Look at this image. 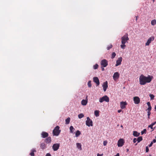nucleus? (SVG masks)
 Instances as JSON below:
<instances>
[{
    "label": "nucleus",
    "mask_w": 156,
    "mask_h": 156,
    "mask_svg": "<svg viewBox=\"0 0 156 156\" xmlns=\"http://www.w3.org/2000/svg\"><path fill=\"white\" fill-rule=\"evenodd\" d=\"M153 78L152 76L148 75L146 77L142 74L139 77V83L141 85H145L147 83H150Z\"/></svg>",
    "instance_id": "1"
},
{
    "label": "nucleus",
    "mask_w": 156,
    "mask_h": 156,
    "mask_svg": "<svg viewBox=\"0 0 156 156\" xmlns=\"http://www.w3.org/2000/svg\"><path fill=\"white\" fill-rule=\"evenodd\" d=\"M121 40L122 44L120 45V47L124 49L126 47L125 44L126 42H127L129 40L128 34L126 33L124 35L121 37Z\"/></svg>",
    "instance_id": "2"
},
{
    "label": "nucleus",
    "mask_w": 156,
    "mask_h": 156,
    "mask_svg": "<svg viewBox=\"0 0 156 156\" xmlns=\"http://www.w3.org/2000/svg\"><path fill=\"white\" fill-rule=\"evenodd\" d=\"M60 127L59 126H56L53 131V133L54 136H58L60 133L61 130L59 129Z\"/></svg>",
    "instance_id": "3"
},
{
    "label": "nucleus",
    "mask_w": 156,
    "mask_h": 156,
    "mask_svg": "<svg viewBox=\"0 0 156 156\" xmlns=\"http://www.w3.org/2000/svg\"><path fill=\"white\" fill-rule=\"evenodd\" d=\"M109 101V98L107 95H105L102 97L100 98L99 99V101L101 103H102L104 101L106 102H108Z\"/></svg>",
    "instance_id": "4"
},
{
    "label": "nucleus",
    "mask_w": 156,
    "mask_h": 156,
    "mask_svg": "<svg viewBox=\"0 0 156 156\" xmlns=\"http://www.w3.org/2000/svg\"><path fill=\"white\" fill-rule=\"evenodd\" d=\"M86 124L87 126H93V122L89 117H87V120L86 121Z\"/></svg>",
    "instance_id": "5"
},
{
    "label": "nucleus",
    "mask_w": 156,
    "mask_h": 156,
    "mask_svg": "<svg viewBox=\"0 0 156 156\" xmlns=\"http://www.w3.org/2000/svg\"><path fill=\"white\" fill-rule=\"evenodd\" d=\"M101 65L102 67H105L108 65V62L105 59H104L101 62Z\"/></svg>",
    "instance_id": "6"
},
{
    "label": "nucleus",
    "mask_w": 156,
    "mask_h": 156,
    "mask_svg": "<svg viewBox=\"0 0 156 156\" xmlns=\"http://www.w3.org/2000/svg\"><path fill=\"white\" fill-rule=\"evenodd\" d=\"M124 140L123 139H120L118 140L117 145L119 147H121L124 145Z\"/></svg>",
    "instance_id": "7"
},
{
    "label": "nucleus",
    "mask_w": 156,
    "mask_h": 156,
    "mask_svg": "<svg viewBox=\"0 0 156 156\" xmlns=\"http://www.w3.org/2000/svg\"><path fill=\"white\" fill-rule=\"evenodd\" d=\"M154 36H152L150 37L148 39L147 42L145 44L146 46H148L151 43V41L154 40Z\"/></svg>",
    "instance_id": "8"
},
{
    "label": "nucleus",
    "mask_w": 156,
    "mask_h": 156,
    "mask_svg": "<svg viewBox=\"0 0 156 156\" xmlns=\"http://www.w3.org/2000/svg\"><path fill=\"white\" fill-rule=\"evenodd\" d=\"M60 146L59 144H55L52 146V149L54 151H57L59 148Z\"/></svg>",
    "instance_id": "9"
},
{
    "label": "nucleus",
    "mask_w": 156,
    "mask_h": 156,
    "mask_svg": "<svg viewBox=\"0 0 156 156\" xmlns=\"http://www.w3.org/2000/svg\"><path fill=\"white\" fill-rule=\"evenodd\" d=\"M127 105L126 101H122L120 103V108L122 109H124L126 108V106Z\"/></svg>",
    "instance_id": "10"
},
{
    "label": "nucleus",
    "mask_w": 156,
    "mask_h": 156,
    "mask_svg": "<svg viewBox=\"0 0 156 156\" xmlns=\"http://www.w3.org/2000/svg\"><path fill=\"white\" fill-rule=\"evenodd\" d=\"M133 101L135 104H138L140 102V99L138 97H133Z\"/></svg>",
    "instance_id": "11"
},
{
    "label": "nucleus",
    "mask_w": 156,
    "mask_h": 156,
    "mask_svg": "<svg viewBox=\"0 0 156 156\" xmlns=\"http://www.w3.org/2000/svg\"><path fill=\"white\" fill-rule=\"evenodd\" d=\"M122 60V57H119L116 61V64L115 66H117L120 65L121 63V62Z\"/></svg>",
    "instance_id": "12"
},
{
    "label": "nucleus",
    "mask_w": 156,
    "mask_h": 156,
    "mask_svg": "<svg viewBox=\"0 0 156 156\" xmlns=\"http://www.w3.org/2000/svg\"><path fill=\"white\" fill-rule=\"evenodd\" d=\"M102 87L104 91H105L108 87V82L107 81H106L103 83L102 85Z\"/></svg>",
    "instance_id": "13"
},
{
    "label": "nucleus",
    "mask_w": 156,
    "mask_h": 156,
    "mask_svg": "<svg viewBox=\"0 0 156 156\" xmlns=\"http://www.w3.org/2000/svg\"><path fill=\"white\" fill-rule=\"evenodd\" d=\"M119 76V74L118 72L115 73L113 76V79L114 80H116L118 79Z\"/></svg>",
    "instance_id": "14"
},
{
    "label": "nucleus",
    "mask_w": 156,
    "mask_h": 156,
    "mask_svg": "<svg viewBox=\"0 0 156 156\" xmlns=\"http://www.w3.org/2000/svg\"><path fill=\"white\" fill-rule=\"evenodd\" d=\"M93 81L97 84V86H98L100 84L99 80L97 77H94L93 78Z\"/></svg>",
    "instance_id": "15"
},
{
    "label": "nucleus",
    "mask_w": 156,
    "mask_h": 156,
    "mask_svg": "<svg viewBox=\"0 0 156 156\" xmlns=\"http://www.w3.org/2000/svg\"><path fill=\"white\" fill-rule=\"evenodd\" d=\"M41 137L43 138H45L47 137L48 136V133L45 132H42L41 133Z\"/></svg>",
    "instance_id": "16"
},
{
    "label": "nucleus",
    "mask_w": 156,
    "mask_h": 156,
    "mask_svg": "<svg viewBox=\"0 0 156 156\" xmlns=\"http://www.w3.org/2000/svg\"><path fill=\"white\" fill-rule=\"evenodd\" d=\"M51 139L50 137H48L45 140V142L47 144L50 143L51 141Z\"/></svg>",
    "instance_id": "17"
},
{
    "label": "nucleus",
    "mask_w": 156,
    "mask_h": 156,
    "mask_svg": "<svg viewBox=\"0 0 156 156\" xmlns=\"http://www.w3.org/2000/svg\"><path fill=\"white\" fill-rule=\"evenodd\" d=\"M36 152V150L35 149H33L31 150V152L30 154V155L31 156H34V152Z\"/></svg>",
    "instance_id": "18"
},
{
    "label": "nucleus",
    "mask_w": 156,
    "mask_h": 156,
    "mask_svg": "<svg viewBox=\"0 0 156 156\" xmlns=\"http://www.w3.org/2000/svg\"><path fill=\"white\" fill-rule=\"evenodd\" d=\"M87 103V100H83L81 101V104L83 105H85Z\"/></svg>",
    "instance_id": "19"
},
{
    "label": "nucleus",
    "mask_w": 156,
    "mask_h": 156,
    "mask_svg": "<svg viewBox=\"0 0 156 156\" xmlns=\"http://www.w3.org/2000/svg\"><path fill=\"white\" fill-rule=\"evenodd\" d=\"M46 145L44 143H41V144L40 147L41 149H44L46 147Z\"/></svg>",
    "instance_id": "20"
},
{
    "label": "nucleus",
    "mask_w": 156,
    "mask_h": 156,
    "mask_svg": "<svg viewBox=\"0 0 156 156\" xmlns=\"http://www.w3.org/2000/svg\"><path fill=\"white\" fill-rule=\"evenodd\" d=\"M77 147L80 150H82L81 145V144L80 143H77L76 144Z\"/></svg>",
    "instance_id": "21"
},
{
    "label": "nucleus",
    "mask_w": 156,
    "mask_h": 156,
    "mask_svg": "<svg viewBox=\"0 0 156 156\" xmlns=\"http://www.w3.org/2000/svg\"><path fill=\"white\" fill-rule=\"evenodd\" d=\"M69 129L70 132L71 133H73L75 130V129L72 126H71L70 127Z\"/></svg>",
    "instance_id": "22"
},
{
    "label": "nucleus",
    "mask_w": 156,
    "mask_h": 156,
    "mask_svg": "<svg viewBox=\"0 0 156 156\" xmlns=\"http://www.w3.org/2000/svg\"><path fill=\"white\" fill-rule=\"evenodd\" d=\"M133 135L135 136H138L140 135V133H138L137 131H134L133 132Z\"/></svg>",
    "instance_id": "23"
},
{
    "label": "nucleus",
    "mask_w": 156,
    "mask_h": 156,
    "mask_svg": "<svg viewBox=\"0 0 156 156\" xmlns=\"http://www.w3.org/2000/svg\"><path fill=\"white\" fill-rule=\"evenodd\" d=\"M81 134L80 131L79 130H77L75 133V136L76 137H78Z\"/></svg>",
    "instance_id": "24"
},
{
    "label": "nucleus",
    "mask_w": 156,
    "mask_h": 156,
    "mask_svg": "<svg viewBox=\"0 0 156 156\" xmlns=\"http://www.w3.org/2000/svg\"><path fill=\"white\" fill-rule=\"evenodd\" d=\"M99 111L98 110H96L94 111V115L96 117H98L99 116Z\"/></svg>",
    "instance_id": "25"
},
{
    "label": "nucleus",
    "mask_w": 156,
    "mask_h": 156,
    "mask_svg": "<svg viewBox=\"0 0 156 156\" xmlns=\"http://www.w3.org/2000/svg\"><path fill=\"white\" fill-rule=\"evenodd\" d=\"M70 120V118L69 117L67 119H66V124H68L69 123Z\"/></svg>",
    "instance_id": "26"
},
{
    "label": "nucleus",
    "mask_w": 156,
    "mask_h": 156,
    "mask_svg": "<svg viewBox=\"0 0 156 156\" xmlns=\"http://www.w3.org/2000/svg\"><path fill=\"white\" fill-rule=\"evenodd\" d=\"M143 138L142 136H140L138 137L137 139V141L138 142H139L140 141L142 140Z\"/></svg>",
    "instance_id": "27"
},
{
    "label": "nucleus",
    "mask_w": 156,
    "mask_h": 156,
    "mask_svg": "<svg viewBox=\"0 0 156 156\" xmlns=\"http://www.w3.org/2000/svg\"><path fill=\"white\" fill-rule=\"evenodd\" d=\"M84 116L83 114L82 113H81L78 115V117L79 119H81Z\"/></svg>",
    "instance_id": "28"
},
{
    "label": "nucleus",
    "mask_w": 156,
    "mask_h": 156,
    "mask_svg": "<svg viewBox=\"0 0 156 156\" xmlns=\"http://www.w3.org/2000/svg\"><path fill=\"white\" fill-rule=\"evenodd\" d=\"M113 47L112 44H110V45H108L107 48V49L108 50H109L111 48H112Z\"/></svg>",
    "instance_id": "29"
},
{
    "label": "nucleus",
    "mask_w": 156,
    "mask_h": 156,
    "mask_svg": "<svg viewBox=\"0 0 156 156\" xmlns=\"http://www.w3.org/2000/svg\"><path fill=\"white\" fill-rule=\"evenodd\" d=\"M116 55V54L115 52H113L111 58L112 59L114 58L115 57V56Z\"/></svg>",
    "instance_id": "30"
},
{
    "label": "nucleus",
    "mask_w": 156,
    "mask_h": 156,
    "mask_svg": "<svg viewBox=\"0 0 156 156\" xmlns=\"http://www.w3.org/2000/svg\"><path fill=\"white\" fill-rule=\"evenodd\" d=\"M98 67V64H96L95 65H94L93 66V68L94 69H97Z\"/></svg>",
    "instance_id": "31"
},
{
    "label": "nucleus",
    "mask_w": 156,
    "mask_h": 156,
    "mask_svg": "<svg viewBox=\"0 0 156 156\" xmlns=\"http://www.w3.org/2000/svg\"><path fill=\"white\" fill-rule=\"evenodd\" d=\"M91 82L90 81H89L87 83L88 86L89 87H91Z\"/></svg>",
    "instance_id": "32"
},
{
    "label": "nucleus",
    "mask_w": 156,
    "mask_h": 156,
    "mask_svg": "<svg viewBox=\"0 0 156 156\" xmlns=\"http://www.w3.org/2000/svg\"><path fill=\"white\" fill-rule=\"evenodd\" d=\"M146 133V129H144L143 131L141 132V134L142 135L144 133Z\"/></svg>",
    "instance_id": "33"
},
{
    "label": "nucleus",
    "mask_w": 156,
    "mask_h": 156,
    "mask_svg": "<svg viewBox=\"0 0 156 156\" xmlns=\"http://www.w3.org/2000/svg\"><path fill=\"white\" fill-rule=\"evenodd\" d=\"M149 96L151 98V100H153L154 99V95L152 94H150Z\"/></svg>",
    "instance_id": "34"
},
{
    "label": "nucleus",
    "mask_w": 156,
    "mask_h": 156,
    "mask_svg": "<svg viewBox=\"0 0 156 156\" xmlns=\"http://www.w3.org/2000/svg\"><path fill=\"white\" fill-rule=\"evenodd\" d=\"M153 126H152L151 124L148 126V127L149 128H150L151 129H152V131H153L154 129H153Z\"/></svg>",
    "instance_id": "35"
},
{
    "label": "nucleus",
    "mask_w": 156,
    "mask_h": 156,
    "mask_svg": "<svg viewBox=\"0 0 156 156\" xmlns=\"http://www.w3.org/2000/svg\"><path fill=\"white\" fill-rule=\"evenodd\" d=\"M107 143V141L106 140L104 141L103 142V145L105 146H106Z\"/></svg>",
    "instance_id": "36"
},
{
    "label": "nucleus",
    "mask_w": 156,
    "mask_h": 156,
    "mask_svg": "<svg viewBox=\"0 0 156 156\" xmlns=\"http://www.w3.org/2000/svg\"><path fill=\"white\" fill-rule=\"evenodd\" d=\"M151 114V112H147V116H148V119H150V115Z\"/></svg>",
    "instance_id": "37"
},
{
    "label": "nucleus",
    "mask_w": 156,
    "mask_h": 156,
    "mask_svg": "<svg viewBox=\"0 0 156 156\" xmlns=\"http://www.w3.org/2000/svg\"><path fill=\"white\" fill-rule=\"evenodd\" d=\"M151 106H149L148 107V108L147 109V110L148 111V112H150V111L151 110Z\"/></svg>",
    "instance_id": "38"
},
{
    "label": "nucleus",
    "mask_w": 156,
    "mask_h": 156,
    "mask_svg": "<svg viewBox=\"0 0 156 156\" xmlns=\"http://www.w3.org/2000/svg\"><path fill=\"white\" fill-rule=\"evenodd\" d=\"M149 148L147 146L146 147V152H148L149 151Z\"/></svg>",
    "instance_id": "39"
},
{
    "label": "nucleus",
    "mask_w": 156,
    "mask_h": 156,
    "mask_svg": "<svg viewBox=\"0 0 156 156\" xmlns=\"http://www.w3.org/2000/svg\"><path fill=\"white\" fill-rule=\"evenodd\" d=\"M137 141V139H136V138H134L133 139V142L134 143H135Z\"/></svg>",
    "instance_id": "40"
},
{
    "label": "nucleus",
    "mask_w": 156,
    "mask_h": 156,
    "mask_svg": "<svg viewBox=\"0 0 156 156\" xmlns=\"http://www.w3.org/2000/svg\"><path fill=\"white\" fill-rule=\"evenodd\" d=\"M147 105H148V107L150 106H151V104H150V103L149 102H148L147 103Z\"/></svg>",
    "instance_id": "41"
},
{
    "label": "nucleus",
    "mask_w": 156,
    "mask_h": 156,
    "mask_svg": "<svg viewBox=\"0 0 156 156\" xmlns=\"http://www.w3.org/2000/svg\"><path fill=\"white\" fill-rule=\"evenodd\" d=\"M153 143L151 142L150 144L149 145V147H151V146H152V145L153 144Z\"/></svg>",
    "instance_id": "42"
},
{
    "label": "nucleus",
    "mask_w": 156,
    "mask_h": 156,
    "mask_svg": "<svg viewBox=\"0 0 156 156\" xmlns=\"http://www.w3.org/2000/svg\"><path fill=\"white\" fill-rule=\"evenodd\" d=\"M45 156H51V154L49 153H47Z\"/></svg>",
    "instance_id": "43"
},
{
    "label": "nucleus",
    "mask_w": 156,
    "mask_h": 156,
    "mask_svg": "<svg viewBox=\"0 0 156 156\" xmlns=\"http://www.w3.org/2000/svg\"><path fill=\"white\" fill-rule=\"evenodd\" d=\"M156 124V122H155L153 123H152L151 124L152 125V126H154V125H155V124Z\"/></svg>",
    "instance_id": "44"
},
{
    "label": "nucleus",
    "mask_w": 156,
    "mask_h": 156,
    "mask_svg": "<svg viewBox=\"0 0 156 156\" xmlns=\"http://www.w3.org/2000/svg\"><path fill=\"white\" fill-rule=\"evenodd\" d=\"M152 142L153 143H155L156 142V140L155 139H154L153 141H152Z\"/></svg>",
    "instance_id": "45"
},
{
    "label": "nucleus",
    "mask_w": 156,
    "mask_h": 156,
    "mask_svg": "<svg viewBox=\"0 0 156 156\" xmlns=\"http://www.w3.org/2000/svg\"><path fill=\"white\" fill-rule=\"evenodd\" d=\"M122 111V110H119L118 111V113H120V112H121Z\"/></svg>",
    "instance_id": "46"
},
{
    "label": "nucleus",
    "mask_w": 156,
    "mask_h": 156,
    "mask_svg": "<svg viewBox=\"0 0 156 156\" xmlns=\"http://www.w3.org/2000/svg\"><path fill=\"white\" fill-rule=\"evenodd\" d=\"M103 155V154H102L101 155V154H99L98 153L97 154V156H102V155Z\"/></svg>",
    "instance_id": "47"
},
{
    "label": "nucleus",
    "mask_w": 156,
    "mask_h": 156,
    "mask_svg": "<svg viewBox=\"0 0 156 156\" xmlns=\"http://www.w3.org/2000/svg\"><path fill=\"white\" fill-rule=\"evenodd\" d=\"M114 156H119V153H117L116 154V155H115Z\"/></svg>",
    "instance_id": "48"
},
{
    "label": "nucleus",
    "mask_w": 156,
    "mask_h": 156,
    "mask_svg": "<svg viewBox=\"0 0 156 156\" xmlns=\"http://www.w3.org/2000/svg\"><path fill=\"white\" fill-rule=\"evenodd\" d=\"M104 70H105V69H104V67H103V68H102V71H104Z\"/></svg>",
    "instance_id": "49"
},
{
    "label": "nucleus",
    "mask_w": 156,
    "mask_h": 156,
    "mask_svg": "<svg viewBox=\"0 0 156 156\" xmlns=\"http://www.w3.org/2000/svg\"><path fill=\"white\" fill-rule=\"evenodd\" d=\"M126 150H127V152H128L129 151V149H127Z\"/></svg>",
    "instance_id": "50"
},
{
    "label": "nucleus",
    "mask_w": 156,
    "mask_h": 156,
    "mask_svg": "<svg viewBox=\"0 0 156 156\" xmlns=\"http://www.w3.org/2000/svg\"><path fill=\"white\" fill-rule=\"evenodd\" d=\"M155 110V111H156V105L155 106V108H154Z\"/></svg>",
    "instance_id": "51"
},
{
    "label": "nucleus",
    "mask_w": 156,
    "mask_h": 156,
    "mask_svg": "<svg viewBox=\"0 0 156 156\" xmlns=\"http://www.w3.org/2000/svg\"><path fill=\"white\" fill-rule=\"evenodd\" d=\"M137 20V17H136V20Z\"/></svg>",
    "instance_id": "52"
},
{
    "label": "nucleus",
    "mask_w": 156,
    "mask_h": 156,
    "mask_svg": "<svg viewBox=\"0 0 156 156\" xmlns=\"http://www.w3.org/2000/svg\"><path fill=\"white\" fill-rule=\"evenodd\" d=\"M121 127H122V128H123V126L122 125H121Z\"/></svg>",
    "instance_id": "53"
}]
</instances>
